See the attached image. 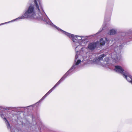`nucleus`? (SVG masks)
<instances>
[{
  "instance_id": "f257e3e1",
  "label": "nucleus",
  "mask_w": 132,
  "mask_h": 132,
  "mask_svg": "<svg viewBox=\"0 0 132 132\" xmlns=\"http://www.w3.org/2000/svg\"><path fill=\"white\" fill-rule=\"evenodd\" d=\"M35 12L34 10L33 6H30L26 12L21 16H20L14 20L23 19L25 18H36Z\"/></svg>"
},
{
  "instance_id": "f03ea898",
  "label": "nucleus",
  "mask_w": 132,
  "mask_h": 132,
  "mask_svg": "<svg viewBox=\"0 0 132 132\" xmlns=\"http://www.w3.org/2000/svg\"><path fill=\"white\" fill-rule=\"evenodd\" d=\"M105 56V55L104 54L99 55L98 57H96L92 61L93 63L102 65L103 66H106V64L108 63V62L106 61L103 60V58Z\"/></svg>"
},
{
  "instance_id": "7ed1b4c3",
  "label": "nucleus",
  "mask_w": 132,
  "mask_h": 132,
  "mask_svg": "<svg viewBox=\"0 0 132 132\" xmlns=\"http://www.w3.org/2000/svg\"><path fill=\"white\" fill-rule=\"evenodd\" d=\"M39 16L37 17L38 19L44 21L46 22L47 24L55 28L58 30H59L60 28L55 26L49 20V19L45 13L42 14L41 13H40L39 14Z\"/></svg>"
},
{
  "instance_id": "20e7f679",
  "label": "nucleus",
  "mask_w": 132,
  "mask_h": 132,
  "mask_svg": "<svg viewBox=\"0 0 132 132\" xmlns=\"http://www.w3.org/2000/svg\"><path fill=\"white\" fill-rule=\"evenodd\" d=\"M78 39L79 40L78 43H74L73 45V47H75V50L76 53L75 60V62L76 61V60L77 59L78 57V56L77 55L78 50H77L78 47L79 45L82 46H84L85 45L86 43V42L85 41V39H82L81 37H80V39Z\"/></svg>"
},
{
  "instance_id": "39448f33",
  "label": "nucleus",
  "mask_w": 132,
  "mask_h": 132,
  "mask_svg": "<svg viewBox=\"0 0 132 132\" xmlns=\"http://www.w3.org/2000/svg\"><path fill=\"white\" fill-rule=\"evenodd\" d=\"M61 31L62 32L67 36L69 37L72 38V41L74 42V43H78L79 42V40L78 39H80V37H80L79 36H76L74 35H73L59 28V30Z\"/></svg>"
},
{
  "instance_id": "423d86ee",
  "label": "nucleus",
  "mask_w": 132,
  "mask_h": 132,
  "mask_svg": "<svg viewBox=\"0 0 132 132\" xmlns=\"http://www.w3.org/2000/svg\"><path fill=\"white\" fill-rule=\"evenodd\" d=\"M81 62V61L80 60H78L75 63V64H73L71 68L61 78H62V79H63V80L67 76L69 73H71L73 71V70H72L73 69H75L77 67V66L80 64Z\"/></svg>"
},
{
  "instance_id": "0eeeda50",
  "label": "nucleus",
  "mask_w": 132,
  "mask_h": 132,
  "mask_svg": "<svg viewBox=\"0 0 132 132\" xmlns=\"http://www.w3.org/2000/svg\"><path fill=\"white\" fill-rule=\"evenodd\" d=\"M63 80L62 78H61L59 81L39 101H41L44 99L58 85H59L61 82Z\"/></svg>"
},
{
  "instance_id": "6e6552de",
  "label": "nucleus",
  "mask_w": 132,
  "mask_h": 132,
  "mask_svg": "<svg viewBox=\"0 0 132 132\" xmlns=\"http://www.w3.org/2000/svg\"><path fill=\"white\" fill-rule=\"evenodd\" d=\"M63 80L62 78H61L59 81L39 101H41L44 99L58 85H59L61 82Z\"/></svg>"
},
{
  "instance_id": "1a4fd4ad",
  "label": "nucleus",
  "mask_w": 132,
  "mask_h": 132,
  "mask_svg": "<svg viewBox=\"0 0 132 132\" xmlns=\"http://www.w3.org/2000/svg\"><path fill=\"white\" fill-rule=\"evenodd\" d=\"M99 43L98 41H97L96 42L90 43L88 45L87 47L90 50H94L99 44Z\"/></svg>"
},
{
  "instance_id": "9d476101",
  "label": "nucleus",
  "mask_w": 132,
  "mask_h": 132,
  "mask_svg": "<svg viewBox=\"0 0 132 132\" xmlns=\"http://www.w3.org/2000/svg\"><path fill=\"white\" fill-rule=\"evenodd\" d=\"M115 68L114 69L117 72L120 73L122 75L124 73H125L126 71H124V69L122 68V67L120 66L116 65L115 66Z\"/></svg>"
},
{
  "instance_id": "9b49d317",
  "label": "nucleus",
  "mask_w": 132,
  "mask_h": 132,
  "mask_svg": "<svg viewBox=\"0 0 132 132\" xmlns=\"http://www.w3.org/2000/svg\"><path fill=\"white\" fill-rule=\"evenodd\" d=\"M123 76L128 82H130L132 84V77L128 72L126 71L125 73H124Z\"/></svg>"
},
{
  "instance_id": "f8f14e48",
  "label": "nucleus",
  "mask_w": 132,
  "mask_h": 132,
  "mask_svg": "<svg viewBox=\"0 0 132 132\" xmlns=\"http://www.w3.org/2000/svg\"><path fill=\"white\" fill-rule=\"evenodd\" d=\"M34 2L38 10H40L39 7H40V9L43 10L40 0H35Z\"/></svg>"
},
{
  "instance_id": "ddd939ff",
  "label": "nucleus",
  "mask_w": 132,
  "mask_h": 132,
  "mask_svg": "<svg viewBox=\"0 0 132 132\" xmlns=\"http://www.w3.org/2000/svg\"><path fill=\"white\" fill-rule=\"evenodd\" d=\"M0 115L1 116L3 119L6 122V124L7 127L8 128H9L10 127V125L9 122L6 119L5 117H4L3 114H1Z\"/></svg>"
},
{
  "instance_id": "4468645a",
  "label": "nucleus",
  "mask_w": 132,
  "mask_h": 132,
  "mask_svg": "<svg viewBox=\"0 0 132 132\" xmlns=\"http://www.w3.org/2000/svg\"><path fill=\"white\" fill-rule=\"evenodd\" d=\"M105 40H106L107 42L109 41V40L106 38H105L104 39L101 38L100 41V44L102 45H104L105 43Z\"/></svg>"
},
{
  "instance_id": "2eb2a0df",
  "label": "nucleus",
  "mask_w": 132,
  "mask_h": 132,
  "mask_svg": "<svg viewBox=\"0 0 132 132\" xmlns=\"http://www.w3.org/2000/svg\"><path fill=\"white\" fill-rule=\"evenodd\" d=\"M111 57L112 58L116 61H117L118 59V56H117L116 52H115L113 53Z\"/></svg>"
},
{
  "instance_id": "dca6fc26",
  "label": "nucleus",
  "mask_w": 132,
  "mask_h": 132,
  "mask_svg": "<svg viewBox=\"0 0 132 132\" xmlns=\"http://www.w3.org/2000/svg\"><path fill=\"white\" fill-rule=\"evenodd\" d=\"M116 31L114 29L111 30L109 32V34L111 35H114L116 34Z\"/></svg>"
},
{
  "instance_id": "f3484780",
  "label": "nucleus",
  "mask_w": 132,
  "mask_h": 132,
  "mask_svg": "<svg viewBox=\"0 0 132 132\" xmlns=\"http://www.w3.org/2000/svg\"><path fill=\"white\" fill-rule=\"evenodd\" d=\"M0 108H1L2 109H5L6 110H9L10 108L11 109H13L14 108H15V107H8V108H4L2 107H1L0 106Z\"/></svg>"
},
{
  "instance_id": "a211bd4d",
  "label": "nucleus",
  "mask_w": 132,
  "mask_h": 132,
  "mask_svg": "<svg viewBox=\"0 0 132 132\" xmlns=\"http://www.w3.org/2000/svg\"><path fill=\"white\" fill-rule=\"evenodd\" d=\"M6 22V23H3L0 24V25H1L2 24H4L5 23H7L8 22Z\"/></svg>"
},
{
  "instance_id": "6ab92c4d",
  "label": "nucleus",
  "mask_w": 132,
  "mask_h": 132,
  "mask_svg": "<svg viewBox=\"0 0 132 132\" xmlns=\"http://www.w3.org/2000/svg\"><path fill=\"white\" fill-rule=\"evenodd\" d=\"M121 45H120V46H119V47H120H120H121Z\"/></svg>"
},
{
  "instance_id": "aec40b11",
  "label": "nucleus",
  "mask_w": 132,
  "mask_h": 132,
  "mask_svg": "<svg viewBox=\"0 0 132 132\" xmlns=\"http://www.w3.org/2000/svg\"><path fill=\"white\" fill-rule=\"evenodd\" d=\"M11 132H12V131H11Z\"/></svg>"
}]
</instances>
